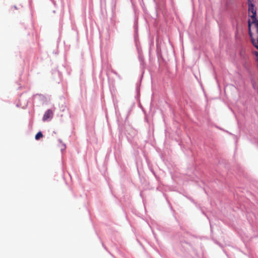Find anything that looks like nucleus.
<instances>
[{"mask_svg":"<svg viewBox=\"0 0 258 258\" xmlns=\"http://www.w3.org/2000/svg\"><path fill=\"white\" fill-rule=\"evenodd\" d=\"M248 33L253 45L258 49V20L253 4H248Z\"/></svg>","mask_w":258,"mask_h":258,"instance_id":"f257e3e1","label":"nucleus"},{"mask_svg":"<svg viewBox=\"0 0 258 258\" xmlns=\"http://www.w3.org/2000/svg\"><path fill=\"white\" fill-rule=\"evenodd\" d=\"M53 115V112L51 109L47 110L44 114L43 120L46 121L49 118H51Z\"/></svg>","mask_w":258,"mask_h":258,"instance_id":"f03ea898","label":"nucleus"},{"mask_svg":"<svg viewBox=\"0 0 258 258\" xmlns=\"http://www.w3.org/2000/svg\"><path fill=\"white\" fill-rule=\"evenodd\" d=\"M43 135L41 132H39L35 137V138L36 140H39L41 138H42Z\"/></svg>","mask_w":258,"mask_h":258,"instance_id":"7ed1b4c3","label":"nucleus"},{"mask_svg":"<svg viewBox=\"0 0 258 258\" xmlns=\"http://www.w3.org/2000/svg\"><path fill=\"white\" fill-rule=\"evenodd\" d=\"M253 1H254V0H247L248 5L251 4H253Z\"/></svg>","mask_w":258,"mask_h":258,"instance_id":"20e7f679","label":"nucleus"}]
</instances>
